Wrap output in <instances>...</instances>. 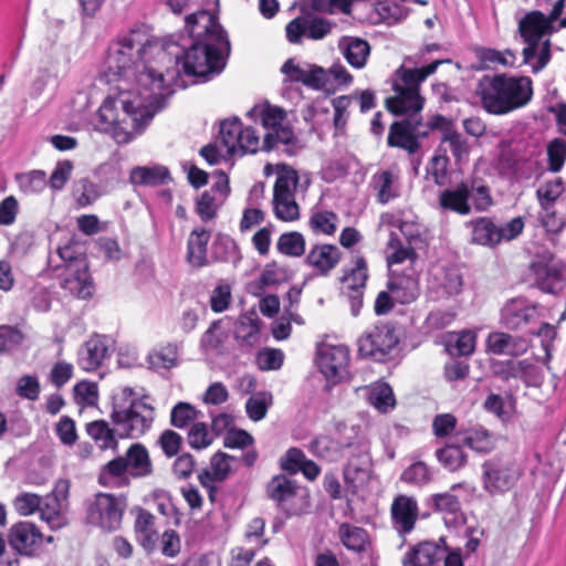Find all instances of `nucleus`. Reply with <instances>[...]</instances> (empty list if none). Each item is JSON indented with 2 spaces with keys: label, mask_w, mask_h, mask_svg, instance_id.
I'll return each instance as SVG.
<instances>
[{
  "label": "nucleus",
  "mask_w": 566,
  "mask_h": 566,
  "mask_svg": "<svg viewBox=\"0 0 566 566\" xmlns=\"http://www.w3.org/2000/svg\"><path fill=\"white\" fill-rule=\"evenodd\" d=\"M376 10L389 25L401 22L409 13V9L397 0H379Z\"/></svg>",
  "instance_id": "52"
},
{
  "label": "nucleus",
  "mask_w": 566,
  "mask_h": 566,
  "mask_svg": "<svg viewBox=\"0 0 566 566\" xmlns=\"http://www.w3.org/2000/svg\"><path fill=\"white\" fill-rule=\"evenodd\" d=\"M241 259L237 242L229 234L217 233L210 247L211 263H232L235 266Z\"/></svg>",
  "instance_id": "32"
},
{
  "label": "nucleus",
  "mask_w": 566,
  "mask_h": 566,
  "mask_svg": "<svg viewBox=\"0 0 566 566\" xmlns=\"http://www.w3.org/2000/svg\"><path fill=\"white\" fill-rule=\"evenodd\" d=\"M272 405V394L268 391H259L252 395L245 402V411L248 417L253 421L262 420Z\"/></svg>",
  "instance_id": "53"
},
{
  "label": "nucleus",
  "mask_w": 566,
  "mask_h": 566,
  "mask_svg": "<svg viewBox=\"0 0 566 566\" xmlns=\"http://www.w3.org/2000/svg\"><path fill=\"white\" fill-rule=\"evenodd\" d=\"M113 344L108 336H92L78 352V365L86 371L96 370L111 356Z\"/></svg>",
  "instance_id": "17"
},
{
  "label": "nucleus",
  "mask_w": 566,
  "mask_h": 566,
  "mask_svg": "<svg viewBox=\"0 0 566 566\" xmlns=\"http://www.w3.org/2000/svg\"><path fill=\"white\" fill-rule=\"evenodd\" d=\"M171 181L169 169L163 165L136 166L129 172V182L134 186L159 187Z\"/></svg>",
  "instance_id": "24"
},
{
  "label": "nucleus",
  "mask_w": 566,
  "mask_h": 566,
  "mask_svg": "<svg viewBox=\"0 0 566 566\" xmlns=\"http://www.w3.org/2000/svg\"><path fill=\"white\" fill-rule=\"evenodd\" d=\"M49 185L43 170H32L20 177V187L25 193H39Z\"/></svg>",
  "instance_id": "64"
},
{
  "label": "nucleus",
  "mask_w": 566,
  "mask_h": 566,
  "mask_svg": "<svg viewBox=\"0 0 566 566\" xmlns=\"http://www.w3.org/2000/svg\"><path fill=\"white\" fill-rule=\"evenodd\" d=\"M532 84L528 76L484 75L479 81L476 93L488 113L504 115L528 104L533 96Z\"/></svg>",
  "instance_id": "3"
},
{
  "label": "nucleus",
  "mask_w": 566,
  "mask_h": 566,
  "mask_svg": "<svg viewBox=\"0 0 566 566\" xmlns=\"http://www.w3.org/2000/svg\"><path fill=\"white\" fill-rule=\"evenodd\" d=\"M564 190V181L560 177H557L551 181H546L539 186L536 190V195L541 207L545 211H549L552 208H554V205L557 202Z\"/></svg>",
  "instance_id": "48"
},
{
  "label": "nucleus",
  "mask_w": 566,
  "mask_h": 566,
  "mask_svg": "<svg viewBox=\"0 0 566 566\" xmlns=\"http://www.w3.org/2000/svg\"><path fill=\"white\" fill-rule=\"evenodd\" d=\"M287 279L286 270L279 268L275 261L268 263L260 276L249 284V291L260 295L266 286L277 285Z\"/></svg>",
  "instance_id": "36"
},
{
  "label": "nucleus",
  "mask_w": 566,
  "mask_h": 566,
  "mask_svg": "<svg viewBox=\"0 0 566 566\" xmlns=\"http://www.w3.org/2000/svg\"><path fill=\"white\" fill-rule=\"evenodd\" d=\"M74 196L78 207L84 208L94 203L101 193L96 184L88 178H82L74 185Z\"/></svg>",
  "instance_id": "57"
},
{
  "label": "nucleus",
  "mask_w": 566,
  "mask_h": 566,
  "mask_svg": "<svg viewBox=\"0 0 566 566\" xmlns=\"http://www.w3.org/2000/svg\"><path fill=\"white\" fill-rule=\"evenodd\" d=\"M60 258L65 262L67 277L66 282L76 284L78 296L86 298L93 293V282L88 271V261L84 247L71 241L57 249Z\"/></svg>",
  "instance_id": "8"
},
{
  "label": "nucleus",
  "mask_w": 566,
  "mask_h": 566,
  "mask_svg": "<svg viewBox=\"0 0 566 566\" xmlns=\"http://www.w3.org/2000/svg\"><path fill=\"white\" fill-rule=\"evenodd\" d=\"M148 43V40L140 39L139 32L130 31L109 44L101 66V80L108 84L134 80L132 87H119L116 96H107L97 111L96 129L111 134L118 144H128L145 132L154 116L165 108L167 97L174 93L172 86L187 87L180 82H167L160 88L138 83L144 72L166 74V70L158 71L137 63L135 55H140Z\"/></svg>",
  "instance_id": "1"
},
{
  "label": "nucleus",
  "mask_w": 566,
  "mask_h": 566,
  "mask_svg": "<svg viewBox=\"0 0 566 566\" xmlns=\"http://www.w3.org/2000/svg\"><path fill=\"white\" fill-rule=\"evenodd\" d=\"M449 62L450 60H436L427 65L415 69L401 65L396 70L395 74L402 82V88L420 92L421 83L424 82L427 77L436 73L439 65Z\"/></svg>",
  "instance_id": "31"
},
{
  "label": "nucleus",
  "mask_w": 566,
  "mask_h": 566,
  "mask_svg": "<svg viewBox=\"0 0 566 566\" xmlns=\"http://www.w3.org/2000/svg\"><path fill=\"white\" fill-rule=\"evenodd\" d=\"M185 28L191 38V44L185 48L177 43L165 42L157 56L171 65L166 67V74L142 73L138 77L140 85L160 88L167 82L185 83L181 78L182 73L196 77L197 82L205 83L224 70L231 52V43L218 17L207 9H200L186 15Z\"/></svg>",
  "instance_id": "2"
},
{
  "label": "nucleus",
  "mask_w": 566,
  "mask_h": 566,
  "mask_svg": "<svg viewBox=\"0 0 566 566\" xmlns=\"http://www.w3.org/2000/svg\"><path fill=\"white\" fill-rule=\"evenodd\" d=\"M342 259L340 250L334 244H316L305 258V263L315 268L319 275L326 276Z\"/></svg>",
  "instance_id": "21"
},
{
  "label": "nucleus",
  "mask_w": 566,
  "mask_h": 566,
  "mask_svg": "<svg viewBox=\"0 0 566 566\" xmlns=\"http://www.w3.org/2000/svg\"><path fill=\"white\" fill-rule=\"evenodd\" d=\"M433 479V472L423 461H416L408 465L400 475V481L413 485L423 486Z\"/></svg>",
  "instance_id": "44"
},
{
  "label": "nucleus",
  "mask_w": 566,
  "mask_h": 566,
  "mask_svg": "<svg viewBox=\"0 0 566 566\" xmlns=\"http://www.w3.org/2000/svg\"><path fill=\"white\" fill-rule=\"evenodd\" d=\"M462 448V443H447L444 447L437 449L434 455L446 470L457 472L468 463V454Z\"/></svg>",
  "instance_id": "35"
},
{
  "label": "nucleus",
  "mask_w": 566,
  "mask_h": 566,
  "mask_svg": "<svg viewBox=\"0 0 566 566\" xmlns=\"http://www.w3.org/2000/svg\"><path fill=\"white\" fill-rule=\"evenodd\" d=\"M123 457L133 479H143L153 474V462L147 448L143 443H133Z\"/></svg>",
  "instance_id": "27"
},
{
  "label": "nucleus",
  "mask_w": 566,
  "mask_h": 566,
  "mask_svg": "<svg viewBox=\"0 0 566 566\" xmlns=\"http://www.w3.org/2000/svg\"><path fill=\"white\" fill-rule=\"evenodd\" d=\"M224 202L218 200L211 191L205 190L195 202V211L202 222H209L218 214L220 207Z\"/></svg>",
  "instance_id": "51"
},
{
  "label": "nucleus",
  "mask_w": 566,
  "mask_h": 566,
  "mask_svg": "<svg viewBox=\"0 0 566 566\" xmlns=\"http://www.w3.org/2000/svg\"><path fill=\"white\" fill-rule=\"evenodd\" d=\"M242 123L239 117L228 118L220 124L221 142L227 147L228 154L233 156L237 151V144L242 134Z\"/></svg>",
  "instance_id": "49"
},
{
  "label": "nucleus",
  "mask_w": 566,
  "mask_h": 566,
  "mask_svg": "<svg viewBox=\"0 0 566 566\" xmlns=\"http://www.w3.org/2000/svg\"><path fill=\"white\" fill-rule=\"evenodd\" d=\"M277 167L280 171L274 184L273 198L284 199L294 197V189L298 182L297 171L287 165H279Z\"/></svg>",
  "instance_id": "39"
},
{
  "label": "nucleus",
  "mask_w": 566,
  "mask_h": 566,
  "mask_svg": "<svg viewBox=\"0 0 566 566\" xmlns=\"http://www.w3.org/2000/svg\"><path fill=\"white\" fill-rule=\"evenodd\" d=\"M276 249L286 256L298 258L305 252L304 235L297 231L284 232L276 242Z\"/></svg>",
  "instance_id": "47"
},
{
  "label": "nucleus",
  "mask_w": 566,
  "mask_h": 566,
  "mask_svg": "<svg viewBox=\"0 0 566 566\" xmlns=\"http://www.w3.org/2000/svg\"><path fill=\"white\" fill-rule=\"evenodd\" d=\"M566 160V140L563 138H554L547 145V161L551 172L562 170Z\"/></svg>",
  "instance_id": "60"
},
{
  "label": "nucleus",
  "mask_w": 566,
  "mask_h": 566,
  "mask_svg": "<svg viewBox=\"0 0 566 566\" xmlns=\"http://www.w3.org/2000/svg\"><path fill=\"white\" fill-rule=\"evenodd\" d=\"M338 49L348 64L355 69H363L370 54L369 43L357 36H342L338 41Z\"/></svg>",
  "instance_id": "30"
},
{
  "label": "nucleus",
  "mask_w": 566,
  "mask_h": 566,
  "mask_svg": "<svg viewBox=\"0 0 566 566\" xmlns=\"http://www.w3.org/2000/svg\"><path fill=\"white\" fill-rule=\"evenodd\" d=\"M198 418V411L189 402L180 401L170 411V424L178 429L186 428Z\"/></svg>",
  "instance_id": "59"
},
{
  "label": "nucleus",
  "mask_w": 566,
  "mask_h": 566,
  "mask_svg": "<svg viewBox=\"0 0 566 566\" xmlns=\"http://www.w3.org/2000/svg\"><path fill=\"white\" fill-rule=\"evenodd\" d=\"M284 354L277 348H264L258 353L256 363L261 370H277L282 367Z\"/></svg>",
  "instance_id": "63"
},
{
  "label": "nucleus",
  "mask_w": 566,
  "mask_h": 566,
  "mask_svg": "<svg viewBox=\"0 0 566 566\" xmlns=\"http://www.w3.org/2000/svg\"><path fill=\"white\" fill-rule=\"evenodd\" d=\"M463 447H468L476 453H491L496 446L495 437L485 428H471L461 440Z\"/></svg>",
  "instance_id": "34"
},
{
  "label": "nucleus",
  "mask_w": 566,
  "mask_h": 566,
  "mask_svg": "<svg viewBox=\"0 0 566 566\" xmlns=\"http://www.w3.org/2000/svg\"><path fill=\"white\" fill-rule=\"evenodd\" d=\"M486 343L491 353L512 357L523 355L528 348V340L526 338L502 332L491 333Z\"/></svg>",
  "instance_id": "26"
},
{
  "label": "nucleus",
  "mask_w": 566,
  "mask_h": 566,
  "mask_svg": "<svg viewBox=\"0 0 566 566\" xmlns=\"http://www.w3.org/2000/svg\"><path fill=\"white\" fill-rule=\"evenodd\" d=\"M179 345L177 343H168L160 347L159 350H154L148 355L149 367L154 370L170 369L177 366L178 363Z\"/></svg>",
  "instance_id": "42"
},
{
  "label": "nucleus",
  "mask_w": 566,
  "mask_h": 566,
  "mask_svg": "<svg viewBox=\"0 0 566 566\" xmlns=\"http://www.w3.org/2000/svg\"><path fill=\"white\" fill-rule=\"evenodd\" d=\"M565 264L551 251L536 252L526 273V280L544 293L557 295L566 286Z\"/></svg>",
  "instance_id": "5"
},
{
  "label": "nucleus",
  "mask_w": 566,
  "mask_h": 566,
  "mask_svg": "<svg viewBox=\"0 0 566 566\" xmlns=\"http://www.w3.org/2000/svg\"><path fill=\"white\" fill-rule=\"evenodd\" d=\"M42 534L31 522L13 524L8 533L9 545L19 554L31 556L42 543Z\"/></svg>",
  "instance_id": "15"
},
{
  "label": "nucleus",
  "mask_w": 566,
  "mask_h": 566,
  "mask_svg": "<svg viewBox=\"0 0 566 566\" xmlns=\"http://www.w3.org/2000/svg\"><path fill=\"white\" fill-rule=\"evenodd\" d=\"M86 432L93 440L99 442V448L102 450L111 449L113 451H117L118 439L116 438V432L105 420L88 422L86 424Z\"/></svg>",
  "instance_id": "37"
},
{
  "label": "nucleus",
  "mask_w": 566,
  "mask_h": 566,
  "mask_svg": "<svg viewBox=\"0 0 566 566\" xmlns=\"http://www.w3.org/2000/svg\"><path fill=\"white\" fill-rule=\"evenodd\" d=\"M316 364L331 385L349 379V350L344 345H325L318 348Z\"/></svg>",
  "instance_id": "10"
},
{
  "label": "nucleus",
  "mask_w": 566,
  "mask_h": 566,
  "mask_svg": "<svg viewBox=\"0 0 566 566\" xmlns=\"http://www.w3.org/2000/svg\"><path fill=\"white\" fill-rule=\"evenodd\" d=\"M394 175L390 170L376 172L371 177L370 186L377 191V201L381 205L388 203L397 195L391 191Z\"/></svg>",
  "instance_id": "54"
},
{
  "label": "nucleus",
  "mask_w": 566,
  "mask_h": 566,
  "mask_svg": "<svg viewBox=\"0 0 566 566\" xmlns=\"http://www.w3.org/2000/svg\"><path fill=\"white\" fill-rule=\"evenodd\" d=\"M476 55L482 63V69H490L492 65L501 64L503 66L513 67L516 61V55L512 50L500 52L495 49H480Z\"/></svg>",
  "instance_id": "50"
},
{
  "label": "nucleus",
  "mask_w": 566,
  "mask_h": 566,
  "mask_svg": "<svg viewBox=\"0 0 566 566\" xmlns=\"http://www.w3.org/2000/svg\"><path fill=\"white\" fill-rule=\"evenodd\" d=\"M41 392L40 381L36 375L21 376L15 386V394L23 399L38 400Z\"/></svg>",
  "instance_id": "61"
},
{
  "label": "nucleus",
  "mask_w": 566,
  "mask_h": 566,
  "mask_svg": "<svg viewBox=\"0 0 566 566\" xmlns=\"http://www.w3.org/2000/svg\"><path fill=\"white\" fill-rule=\"evenodd\" d=\"M25 340V334L17 325H0V355L18 352Z\"/></svg>",
  "instance_id": "43"
},
{
  "label": "nucleus",
  "mask_w": 566,
  "mask_h": 566,
  "mask_svg": "<svg viewBox=\"0 0 566 566\" xmlns=\"http://www.w3.org/2000/svg\"><path fill=\"white\" fill-rule=\"evenodd\" d=\"M337 24L326 18L307 14L306 15V31L307 38L314 41L323 40L327 36L333 28Z\"/></svg>",
  "instance_id": "58"
},
{
  "label": "nucleus",
  "mask_w": 566,
  "mask_h": 566,
  "mask_svg": "<svg viewBox=\"0 0 566 566\" xmlns=\"http://www.w3.org/2000/svg\"><path fill=\"white\" fill-rule=\"evenodd\" d=\"M129 470L123 455L108 461L99 469L97 482L104 488H124L130 484Z\"/></svg>",
  "instance_id": "23"
},
{
  "label": "nucleus",
  "mask_w": 566,
  "mask_h": 566,
  "mask_svg": "<svg viewBox=\"0 0 566 566\" xmlns=\"http://www.w3.org/2000/svg\"><path fill=\"white\" fill-rule=\"evenodd\" d=\"M311 451L329 462L337 461L343 457L340 444H338L336 438L329 436H321L315 438L311 442Z\"/></svg>",
  "instance_id": "46"
},
{
  "label": "nucleus",
  "mask_w": 566,
  "mask_h": 566,
  "mask_svg": "<svg viewBox=\"0 0 566 566\" xmlns=\"http://www.w3.org/2000/svg\"><path fill=\"white\" fill-rule=\"evenodd\" d=\"M127 507L125 495L98 493L86 509V520L90 524L112 532L119 528L124 511Z\"/></svg>",
  "instance_id": "7"
},
{
  "label": "nucleus",
  "mask_w": 566,
  "mask_h": 566,
  "mask_svg": "<svg viewBox=\"0 0 566 566\" xmlns=\"http://www.w3.org/2000/svg\"><path fill=\"white\" fill-rule=\"evenodd\" d=\"M449 164L450 159L447 156V149L439 145L430 160V172L434 184L439 187H443L448 184Z\"/></svg>",
  "instance_id": "55"
},
{
  "label": "nucleus",
  "mask_w": 566,
  "mask_h": 566,
  "mask_svg": "<svg viewBox=\"0 0 566 566\" xmlns=\"http://www.w3.org/2000/svg\"><path fill=\"white\" fill-rule=\"evenodd\" d=\"M463 490L468 493L474 491L467 482L453 484L448 492L436 493L427 499V505L434 512L457 515L461 512V502L457 491Z\"/></svg>",
  "instance_id": "25"
},
{
  "label": "nucleus",
  "mask_w": 566,
  "mask_h": 566,
  "mask_svg": "<svg viewBox=\"0 0 566 566\" xmlns=\"http://www.w3.org/2000/svg\"><path fill=\"white\" fill-rule=\"evenodd\" d=\"M342 544L356 553H363L366 549L368 533L365 528L348 523H343L338 530Z\"/></svg>",
  "instance_id": "38"
},
{
  "label": "nucleus",
  "mask_w": 566,
  "mask_h": 566,
  "mask_svg": "<svg viewBox=\"0 0 566 566\" xmlns=\"http://www.w3.org/2000/svg\"><path fill=\"white\" fill-rule=\"evenodd\" d=\"M391 517L401 533H410L418 518V504L412 496L399 494L391 504Z\"/></svg>",
  "instance_id": "22"
},
{
  "label": "nucleus",
  "mask_w": 566,
  "mask_h": 566,
  "mask_svg": "<svg viewBox=\"0 0 566 566\" xmlns=\"http://www.w3.org/2000/svg\"><path fill=\"white\" fill-rule=\"evenodd\" d=\"M413 130L415 126L408 118L392 122L389 126L387 146L390 148H400L406 150L409 155H415L421 148V143L416 140Z\"/></svg>",
  "instance_id": "18"
},
{
  "label": "nucleus",
  "mask_w": 566,
  "mask_h": 566,
  "mask_svg": "<svg viewBox=\"0 0 566 566\" xmlns=\"http://www.w3.org/2000/svg\"><path fill=\"white\" fill-rule=\"evenodd\" d=\"M396 95L386 98L385 104L389 113L395 116L418 115L424 106V97L415 90L402 88L398 82L392 84Z\"/></svg>",
  "instance_id": "13"
},
{
  "label": "nucleus",
  "mask_w": 566,
  "mask_h": 566,
  "mask_svg": "<svg viewBox=\"0 0 566 566\" xmlns=\"http://www.w3.org/2000/svg\"><path fill=\"white\" fill-rule=\"evenodd\" d=\"M520 474L500 459H489L482 464L483 489L490 495L503 494L517 482Z\"/></svg>",
  "instance_id": "11"
},
{
  "label": "nucleus",
  "mask_w": 566,
  "mask_h": 566,
  "mask_svg": "<svg viewBox=\"0 0 566 566\" xmlns=\"http://www.w3.org/2000/svg\"><path fill=\"white\" fill-rule=\"evenodd\" d=\"M448 143L450 151L455 160L457 165H461L463 160H467L470 153V145L468 139L455 128H448L441 137V146Z\"/></svg>",
  "instance_id": "45"
},
{
  "label": "nucleus",
  "mask_w": 566,
  "mask_h": 566,
  "mask_svg": "<svg viewBox=\"0 0 566 566\" xmlns=\"http://www.w3.org/2000/svg\"><path fill=\"white\" fill-rule=\"evenodd\" d=\"M386 287L395 296L396 302L402 305L415 302L420 295L419 281L412 275L391 276Z\"/></svg>",
  "instance_id": "29"
},
{
  "label": "nucleus",
  "mask_w": 566,
  "mask_h": 566,
  "mask_svg": "<svg viewBox=\"0 0 566 566\" xmlns=\"http://www.w3.org/2000/svg\"><path fill=\"white\" fill-rule=\"evenodd\" d=\"M490 369L495 378L502 381H509L511 379H525L531 377L535 373L536 366L528 359H491Z\"/></svg>",
  "instance_id": "19"
},
{
  "label": "nucleus",
  "mask_w": 566,
  "mask_h": 566,
  "mask_svg": "<svg viewBox=\"0 0 566 566\" xmlns=\"http://www.w3.org/2000/svg\"><path fill=\"white\" fill-rule=\"evenodd\" d=\"M490 187L476 177L464 178L439 192L438 205L442 211L460 216L485 212L493 206Z\"/></svg>",
  "instance_id": "4"
},
{
  "label": "nucleus",
  "mask_w": 566,
  "mask_h": 566,
  "mask_svg": "<svg viewBox=\"0 0 566 566\" xmlns=\"http://www.w3.org/2000/svg\"><path fill=\"white\" fill-rule=\"evenodd\" d=\"M476 335L471 331H462L450 339L447 344V349L451 355L469 356L475 349Z\"/></svg>",
  "instance_id": "56"
},
{
  "label": "nucleus",
  "mask_w": 566,
  "mask_h": 566,
  "mask_svg": "<svg viewBox=\"0 0 566 566\" xmlns=\"http://www.w3.org/2000/svg\"><path fill=\"white\" fill-rule=\"evenodd\" d=\"M369 449V444L363 446L359 450L348 454V461L344 468V480L346 484L358 488L369 482L373 471V460Z\"/></svg>",
  "instance_id": "14"
},
{
  "label": "nucleus",
  "mask_w": 566,
  "mask_h": 566,
  "mask_svg": "<svg viewBox=\"0 0 566 566\" xmlns=\"http://www.w3.org/2000/svg\"><path fill=\"white\" fill-rule=\"evenodd\" d=\"M538 317L537 308L526 297L509 300L501 308V323L507 329H518Z\"/></svg>",
  "instance_id": "12"
},
{
  "label": "nucleus",
  "mask_w": 566,
  "mask_h": 566,
  "mask_svg": "<svg viewBox=\"0 0 566 566\" xmlns=\"http://www.w3.org/2000/svg\"><path fill=\"white\" fill-rule=\"evenodd\" d=\"M471 228V242L493 248L499 244L497 224L488 217H479L467 222Z\"/></svg>",
  "instance_id": "33"
},
{
  "label": "nucleus",
  "mask_w": 566,
  "mask_h": 566,
  "mask_svg": "<svg viewBox=\"0 0 566 566\" xmlns=\"http://www.w3.org/2000/svg\"><path fill=\"white\" fill-rule=\"evenodd\" d=\"M518 31L524 42L541 43L546 33L557 32L554 24L549 23L542 11L535 10L525 14L518 23Z\"/></svg>",
  "instance_id": "20"
},
{
  "label": "nucleus",
  "mask_w": 566,
  "mask_h": 566,
  "mask_svg": "<svg viewBox=\"0 0 566 566\" xmlns=\"http://www.w3.org/2000/svg\"><path fill=\"white\" fill-rule=\"evenodd\" d=\"M155 409L143 399H132L128 407L113 403L112 422L117 427L118 438L138 439L144 436L154 422Z\"/></svg>",
  "instance_id": "6"
},
{
  "label": "nucleus",
  "mask_w": 566,
  "mask_h": 566,
  "mask_svg": "<svg viewBox=\"0 0 566 566\" xmlns=\"http://www.w3.org/2000/svg\"><path fill=\"white\" fill-rule=\"evenodd\" d=\"M337 214L333 211L316 212L310 218V227L315 233L332 235L336 231Z\"/></svg>",
  "instance_id": "62"
},
{
  "label": "nucleus",
  "mask_w": 566,
  "mask_h": 566,
  "mask_svg": "<svg viewBox=\"0 0 566 566\" xmlns=\"http://www.w3.org/2000/svg\"><path fill=\"white\" fill-rule=\"evenodd\" d=\"M399 338L390 324L375 325L358 340V355L364 358H373L376 361H385L396 348Z\"/></svg>",
  "instance_id": "9"
},
{
  "label": "nucleus",
  "mask_w": 566,
  "mask_h": 566,
  "mask_svg": "<svg viewBox=\"0 0 566 566\" xmlns=\"http://www.w3.org/2000/svg\"><path fill=\"white\" fill-rule=\"evenodd\" d=\"M448 552L444 537L438 542L424 541L410 548L403 556V566H433Z\"/></svg>",
  "instance_id": "16"
},
{
  "label": "nucleus",
  "mask_w": 566,
  "mask_h": 566,
  "mask_svg": "<svg viewBox=\"0 0 566 566\" xmlns=\"http://www.w3.org/2000/svg\"><path fill=\"white\" fill-rule=\"evenodd\" d=\"M336 440L340 444L343 453L347 451V454H349L359 450L360 447L369 444L365 437L359 433V428L355 426L348 427L346 423L339 422L336 426Z\"/></svg>",
  "instance_id": "40"
},
{
  "label": "nucleus",
  "mask_w": 566,
  "mask_h": 566,
  "mask_svg": "<svg viewBox=\"0 0 566 566\" xmlns=\"http://www.w3.org/2000/svg\"><path fill=\"white\" fill-rule=\"evenodd\" d=\"M296 482L286 478L283 474L275 475L271 479L266 486V493L269 497L281 504L296 494Z\"/></svg>",
  "instance_id": "41"
},
{
  "label": "nucleus",
  "mask_w": 566,
  "mask_h": 566,
  "mask_svg": "<svg viewBox=\"0 0 566 566\" xmlns=\"http://www.w3.org/2000/svg\"><path fill=\"white\" fill-rule=\"evenodd\" d=\"M210 231L206 228L193 229L187 242V259L190 264L197 268H203L211 263L207 255Z\"/></svg>",
  "instance_id": "28"
}]
</instances>
